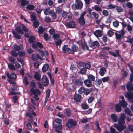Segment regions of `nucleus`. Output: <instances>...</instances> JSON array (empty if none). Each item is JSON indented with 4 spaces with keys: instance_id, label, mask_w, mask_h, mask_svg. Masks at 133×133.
Here are the masks:
<instances>
[{
    "instance_id": "obj_1",
    "label": "nucleus",
    "mask_w": 133,
    "mask_h": 133,
    "mask_svg": "<svg viewBox=\"0 0 133 133\" xmlns=\"http://www.w3.org/2000/svg\"><path fill=\"white\" fill-rule=\"evenodd\" d=\"M126 88L129 92H127L125 95L126 98H127L130 103L133 102V84L131 82L127 83Z\"/></svg>"
},
{
    "instance_id": "obj_2",
    "label": "nucleus",
    "mask_w": 133,
    "mask_h": 133,
    "mask_svg": "<svg viewBox=\"0 0 133 133\" xmlns=\"http://www.w3.org/2000/svg\"><path fill=\"white\" fill-rule=\"evenodd\" d=\"M83 4L80 0H76L75 3L72 6V9L75 10L76 9H81L82 8Z\"/></svg>"
},
{
    "instance_id": "obj_3",
    "label": "nucleus",
    "mask_w": 133,
    "mask_h": 133,
    "mask_svg": "<svg viewBox=\"0 0 133 133\" xmlns=\"http://www.w3.org/2000/svg\"><path fill=\"white\" fill-rule=\"evenodd\" d=\"M76 124L77 122L75 121L72 119H68L66 122V126L68 128H72Z\"/></svg>"
},
{
    "instance_id": "obj_4",
    "label": "nucleus",
    "mask_w": 133,
    "mask_h": 133,
    "mask_svg": "<svg viewBox=\"0 0 133 133\" xmlns=\"http://www.w3.org/2000/svg\"><path fill=\"white\" fill-rule=\"evenodd\" d=\"M114 127L116 128L117 130L120 132L122 131V130L125 129L126 128L125 125L124 124H121L118 123V124H114Z\"/></svg>"
},
{
    "instance_id": "obj_5",
    "label": "nucleus",
    "mask_w": 133,
    "mask_h": 133,
    "mask_svg": "<svg viewBox=\"0 0 133 133\" xmlns=\"http://www.w3.org/2000/svg\"><path fill=\"white\" fill-rule=\"evenodd\" d=\"M85 14V12H84L81 13L80 16V17L78 18L79 23L81 26L85 24V22L84 16Z\"/></svg>"
},
{
    "instance_id": "obj_6",
    "label": "nucleus",
    "mask_w": 133,
    "mask_h": 133,
    "mask_svg": "<svg viewBox=\"0 0 133 133\" xmlns=\"http://www.w3.org/2000/svg\"><path fill=\"white\" fill-rule=\"evenodd\" d=\"M77 43L79 45H81L82 48L83 50H89L88 48L85 41L79 40L77 41Z\"/></svg>"
},
{
    "instance_id": "obj_7",
    "label": "nucleus",
    "mask_w": 133,
    "mask_h": 133,
    "mask_svg": "<svg viewBox=\"0 0 133 133\" xmlns=\"http://www.w3.org/2000/svg\"><path fill=\"white\" fill-rule=\"evenodd\" d=\"M65 25L69 28H74L76 26L75 22L72 21H71L69 22H66L65 23Z\"/></svg>"
},
{
    "instance_id": "obj_8",
    "label": "nucleus",
    "mask_w": 133,
    "mask_h": 133,
    "mask_svg": "<svg viewBox=\"0 0 133 133\" xmlns=\"http://www.w3.org/2000/svg\"><path fill=\"white\" fill-rule=\"evenodd\" d=\"M42 83L44 86L48 85L49 84V80L46 76L43 75L42 78Z\"/></svg>"
},
{
    "instance_id": "obj_9",
    "label": "nucleus",
    "mask_w": 133,
    "mask_h": 133,
    "mask_svg": "<svg viewBox=\"0 0 133 133\" xmlns=\"http://www.w3.org/2000/svg\"><path fill=\"white\" fill-rule=\"evenodd\" d=\"M125 117L126 115L124 114H121L119 118L118 119V123L121 124H124L125 123L124 120Z\"/></svg>"
},
{
    "instance_id": "obj_10",
    "label": "nucleus",
    "mask_w": 133,
    "mask_h": 133,
    "mask_svg": "<svg viewBox=\"0 0 133 133\" xmlns=\"http://www.w3.org/2000/svg\"><path fill=\"white\" fill-rule=\"evenodd\" d=\"M89 45L90 47L95 48L98 47L99 46V44L98 42L96 41L89 42Z\"/></svg>"
},
{
    "instance_id": "obj_11",
    "label": "nucleus",
    "mask_w": 133,
    "mask_h": 133,
    "mask_svg": "<svg viewBox=\"0 0 133 133\" xmlns=\"http://www.w3.org/2000/svg\"><path fill=\"white\" fill-rule=\"evenodd\" d=\"M120 99H121L119 103V104L121 106L123 107H126L127 105V102L125 101L124 97L123 96H120Z\"/></svg>"
},
{
    "instance_id": "obj_12",
    "label": "nucleus",
    "mask_w": 133,
    "mask_h": 133,
    "mask_svg": "<svg viewBox=\"0 0 133 133\" xmlns=\"http://www.w3.org/2000/svg\"><path fill=\"white\" fill-rule=\"evenodd\" d=\"M63 51L65 53H71L72 50L70 48H69L67 45H65L63 47Z\"/></svg>"
},
{
    "instance_id": "obj_13",
    "label": "nucleus",
    "mask_w": 133,
    "mask_h": 133,
    "mask_svg": "<svg viewBox=\"0 0 133 133\" xmlns=\"http://www.w3.org/2000/svg\"><path fill=\"white\" fill-rule=\"evenodd\" d=\"M30 93L32 94L35 95H40L41 92L40 90L38 89H34L31 88L30 90Z\"/></svg>"
},
{
    "instance_id": "obj_14",
    "label": "nucleus",
    "mask_w": 133,
    "mask_h": 133,
    "mask_svg": "<svg viewBox=\"0 0 133 133\" xmlns=\"http://www.w3.org/2000/svg\"><path fill=\"white\" fill-rule=\"evenodd\" d=\"M116 53L114 52L110 51H108V52L109 54L113 56H114L115 57H121V55L119 54V50H115Z\"/></svg>"
},
{
    "instance_id": "obj_15",
    "label": "nucleus",
    "mask_w": 133,
    "mask_h": 133,
    "mask_svg": "<svg viewBox=\"0 0 133 133\" xmlns=\"http://www.w3.org/2000/svg\"><path fill=\"white\" fill-rule=\"evenodd\" d=\"M81 97V95L75 93L74 95L73 96L74 100L76 102H79Z\"/></svg>"
},
{
    "instance_id": "obj_16",
    "label": "nucleus",
    "mask_w": 133,
    "mask_h": 133,
    "mask_svg": "<svg viewBox=\"0 0 133 133\" xmlns=\"http://www.w3.org/2000/svg\"><path fill=\"white\" fill-rule=\"evenodd\" d=\"M32 46L33 48L35 49L37 48L38 47L40 48H43V46L42 44L39 42L33 43L32 44Z\"/></svg>"
},
{
    "instance_id": "obj_17",
    "label": "nucleus",
    "mask_w": 133,
    "mask_h": 133,
    "mask_svg": "<svg viewBox=\"0 0 133 133\" xmlns=\"http://www.w3.org/2000/svg\"><path fill=\"white\" fill-rule=\"evenodd\" d=\"M84 83L85 85L87 87H91L93 85L92 82L88 79L85 80L84 81Z\"/></svg>"
},
{
    "instance_id": "obj_18",
    "label": "nucleus",
    "mask_w": 133,
    "mask_h": 133,
    "mask_svg": "<svg viewBox=\"0 0 133 133\" xmlns=\"http://www.w3.org/2000/svg\"><path fill=\"white\" fill-rule=\"evenodd\" d=\"M14 48L15 50L16 51L22 50L23 49V45L22 44H20L19 45H14Z\"/></svg>"
},
{
    "instance_id": "obj_19",
    "label": "nucleus",
    "mask_w": 133,
    "mask_h": 133,
    "mask_svg": "<svg viewBox=\"0 0 133 133\" xmlns=\"http://www.w3.org/2000/svg\"><path fill=\"white\" fill-rule=\"evenodd\" d=\"M7 76L8 78V79H15L16 78V76L15 74L12 73L10 74L8 73H7Z\"/></svg>"
},
{
    "instance_id": "obj_20",
    "label": "nucleus",
    "mask_w": 133,
    "mask_h": 133,
    "mask_svg": "<svg viewBox=\"0 0 133 133\" xmlns=\"http://www.w3.org/2000/svg\"><path fill=\"white\" fill-rule=\"evenodd\" d=\"M29 3V1L27 0H21L20 5L21 7H24Z\"/></svg>"
},
{
    "instance_id": "obj_21",
    "label": "nucleus",
    "mask_w": 133,
    "mask_h": 133,
    "mask_svg": "<svg viewBox=\"0 0 133 133\" xmlns=\"http://www.w3.org/2000/svg\"><path fill=\"white\" fill-rule=\"evenodd\" d=\"M110 117L112 121L115 122H116L118 120V117L117 115L115 114H111Z\"/></svg>"
},
{
    "instance_id": "obj_22",
    "label": "nucleus",
    "mask_w": 133,
    "mask_h": 133,
    "mask_svg": "<svg viewBox=\"0 0 133 133\" xmlns=\"http://www.w3.org/2000/svg\"><path fill=\"white\" fill-rule=\"evenodd\" d=\"M25 36L27 38L29 37V41L30 43L33 42L35 39V37L34 36H30L29 37V34H25Z\"/></svg>"
},
{
    "instance_id": "obj_23",
    "label": "nucleus",
    "mask_w": 133,
    "mask_h": 133,
    "mask_svg": "<svg viewBox=\"0 0 133 133\" xmlns=\"http://www.w3.org/2000/svg\"><path fill=\"white\" fill-rule=\"evenodd\" d=\"M35 74L34 75V77L35 79L37 81H39L41 79V75L38 72H34Z\"/></svg>"
},
{
    "instance_id": "obj_24",
    "label": "nucleus",
    "mask_w": 133,
    "mask_h": 133,
    "mask_svg": "<svg viewBox=\"0 0 133 133\" xmlns=\"http://www.w3.org/2000/svg\"><path fill=\"white\" fill-rule=\"evenodd\" d=\"M12 91L10 93H9V94L10 95H15L16 94H20V92H14L15 90V87H11L10 89Z\"/></svg>"
},
{
    "instance_id": "obj_25",
    "label": "nucleus",
    "mask_w": 133,
    "mask_h": 133,
    "mask_svg": "<svg viewBox=\"0 0 133 133\" xmlns=\"http://www.w3.org/2000/svg\"><path fill=\"white\" fill-rule=\"evenodd\" d=\"M106 72V69L104 67H102L100 69L99 74L101 76L104 75Z\"/></svg>"
},
{
    "instance_id": "obj_26",
    "label": "nucleus",
    "mask_w": 133,
    "mask_h": 133,
    "mask_svg": "<svg viewBox=\"0 0 133 133\" xmlns=\"http://www.w3.org/2000/svg\"><path fill=\"white\" fill-rule=\"evenodd\" d=\"M54 128L55 130L57 132H59V130L61 129L62 128V124H55V125L54 124Z\"/></svg>"
},
{
    "instance_id": "obj_27",
    "label": "nucleus",
    "mask_w": 133,
    "mask_h": 133,
    "mask_svg": "<svg viewBox=\"0 0 133 133\" xmlns=\"http://www.w3.org/2000/svg\"><path fill=\"white\" fill-rule=\"evenodd\" d=\"M54 11V10H51L50 8H48L44 10V14L45 15H47L51 14L52 11Z\"/></svg>"
},
{
    "instance_id": "obj_28",
    "label": "nucleus",
    "mask_w": 133,
    "mask_h": 133,
    "mask_svg": "<svg viewBox=\"0 0 133 133\" xmlns=\"http://www.w3.org/2000/svg\"><path fill=\"white\" fill-rule=\"evenodd\" d=\"M125 112L127 114L129 115L130 116H131L133 115L131 113L130 109L128 107L125 109Z\"/></svg>"
},
{
    "instance_id": "obj_29",
    "label": "nucleus",
    "mask_w": 133,
    "mask_h": 133,
    "mask_svg": "<svg viewBox=\"0 0 133 133\" xmlns=\"http://www.w3.org/2000/svg\"><path fill=\"white\" fill-rule=\"evenodd\" d=\"M88 79L91 81V82L94 81L95 79V77L91 74H89L87 75Z\"/></svg>"
},
{
    "instance_id": "obj_30",
    "label": "nucleus",
    "mask_w": 133,
    "mask_h": 133,
    "mask_svg": "<svg viewBox=\"0 0 133 133\" xmlns=\"http://www.w3.org/2000/svg\"><path fill=\"white\" fill-rule=\"evenodd\" d=\"M16 31L18 33H24L22 31V28L20 26L18 25L15 28Z\"/></svg>"
},
{
    "instance_id": "obj_31",
    "label": "nucleus",
    "mask_w": 133,
    "mask_h": 133,
    "mask_svg": "<svg viewBox=\"0 0 133 133\" xmlns=\"http://www.w3.org/2000/svg\"><path fill=\"white\" fill-rule=\"evenodd\" d=\"M49 68V66L47 64H45L43 66L42 68V70L43 72H45L48 70Z\"/></svg>"
},
{
    "instance_id": "obj_32",
    "label": "nucleus",
    "mask_w": 133,
    "mask_h": 133,
    "mask_svg": "<svg viewBox=\"0 0 133 133\" xmlns=\"http://www.w3.org/2000/svg\"><path fill=\"white\" fill-rule=\"evenodd\" d=\"M39 22L38 20H36L33 23V26L34 28H37L39 25Z\"/></svg>"
},
{
    "instance_id": "obj_33",
    "label": "nucleus",
    "mask_w": 133,
    "mask_h": 133,
    "mask_svg": "<svg viewBox=\"0 0 133 133\" xmlns=\"http://www.w3.org/2000/svg\"><path fill=\"white\" fill-rule=\"evenodd\" d=\"M51 16L53 19L54 20L57 19V14L54 11L51 12Z\"/></svg>"
},
{
    "instance_id": "obj_34",
    "label": "nucleus",
    "mask_w": 133,
    "mask_h": 133,
    "mask_svg": "<svg viewBox=\"0 0 133 133\" xmlns=\"http://www.w3.org/2000/svg\"><path fill=\"white\" fill-rule=\"evenodd\" d=\"M116 39L118 41L121 39L123 36V34H115Z\"/></svg>"
},
{
    "instance_id": "obj_35",
    "label": "nucleus",
    "mask_w": 133,
    "mask_h": 133,
    "mask_svg": "<svg viewBox=\"0 0 133 133\" xmlns=\"http://www.w3.org/2000/svg\"><path fill=\"white\" fill-rule=\"evenodd\" d=\"M94 9L95 11L97 12L101 11H102L101 8L98 5H95L94 6Z\"/></svg>"
},
{
    "instance_id": "obj_36",
    "label": "nucleus",
    "mask_w": 133,
    "mask_h": 133,
    "mask_svg": "<svg viewBox=\"0 0 133 133\" xmlns=\"http://www.w3.org/2000/svg\"><path fill=\"white\" fill-rule=\"evenodd\" d=\"M121 106H119L118 104L116 105L115 107V111L118 112L121 111Z\"/></svg>"
},
{
    "instance_id": "obj_37",
    "label": "nucleus",
    "mask_w": 133,
    "mask_h": 133,
    "mask_svg": "<svg viewBox=\"0 0 133 133\" xmlns=\"http://www.w3.org/2000/svg\"><path fill=\"white\" fill-rule=\"evenodd\" d=\"M22 31L25 32V33H26L29 31V29H28L26 26L24 25L22 26Z\"/></svg>"
},
{
    "instance_id": "obj_38",
    "label": "nucleus",
    "mask_w": 133,
    "mask_h": 133,
    "mask_svg": "<svg viewBox=\"0 0 133 133\" xmlns=\"http://www.w3.org/2000/svg\"><path fill=\"white\" fill-rule=\"evenodd\" d=\"M35 8V6L29 4L26 7V8L29 10H33Z\"/></svg>"
},
{
    "instance_id": "obj_39",
    "label": "nucleus",
    "mask_w": 133,
    "mask_h": 133,
    "mask_svg": "<svg viewBox=\"0 0 133 133\" xmlns=\"http://www.w3.org/2000/svg\"><path fill=\"white\" fill-rule=\"evenodd\" d=\"M45 29L42 26H40L38 29L39 33H43V32L45 31Z\"/></svg>"
},
{
    "instance_id": "obj_40",
    "label": "nucleus",
    "mask_w": 133,
    "mask_h": 133,
    "mask_svg": "<svg viewBox=\"0 0 133 133\" xmlns=\"http://www.w3.org/2000/svg\"><path fill=\"white\" fill-rule=\"evenodd\" d=\"M44 55L42 53L37 54L36 55L37 59H39L40 60H42V57H43Z\"/></svg>"
},
{
    "instance_id": "obj_41",
    "label": "nucleus",
    "mask_w": 133,
    "mask_h": 133,
    "mask_svg": "<svg viewBox=\"0 0 133 133\" xmlns=\"http://www.w3.org/2000/svg\"><path fill=\"white\" fill-rule=\"evenodd\" d=\"M65 113L67 116H71V111L69 109H65Z\"/></svg>"
},
{
    "instance_id": "obj_42",
    "label": "nucleus",
    "mask_w": 133,
    "mask_h": 133,
    "mask_svg": "<svg viewBox=\"0 0 133 133\" xmlns=\"http://www.w3.org/2000/svg\"><path fill=\"white\" fill-rule=\"evenodd\" d=\"M75 83L77 85H82L83 84V82L79 79H77L75 81Z\"/></svg>"
},
{
    "instance_id": "obj_43",
    "label": "nucleus",
    "mask_w": 133,
    "mask_h": 133,
    "mask_svg": "<svg viewBox=\"0 0 133 133\" xmlns=\"http://www.w3.org/2000/svg\"><path fill=\"white\" fill-rule=\"evenodd\" d=\"M92 15L95 19H97L99 18V14L95 12H92Z\"/></svg>"
},
{
    "instance_id": "obj_44",
    "label": "nucleus",
    "mask_w": 133,
    "mask_h": 133,
    "mask_svg": "<svg viewBox=\"0 0 133 133\" xmlns=\"http://www.w3.org/2000/svg\"><path fill=\"white\" fill-rule=\"evenodd\" d=\"M9 69L11 70H15L16 69L14 65L12 63L8 64Z\"/></svg>"
},
{
    "instance_id": "obj_45",
    "label": "nucleus",
    "mask_w": 133,
    "mask_h": 133,
    "mask_svg": "<svg viewBox=\"0 0 133 133\" xmlns=\"http://www.w3.org/2000/svg\"><path fill=\"white\" fill-rule=\"evenodd\" d=\"M72 51L74 52L77 51L78 50V47L75 45H72Z\"/></svg>"
},
{
    "instance_id": "obj_46",
    "label": "nucleus",
    "mask_w": 133,
    "mask_h": 133,
    "mask_svg": "<svg viewBox=\"0 0 133 133\" xmlns=\"http://www.w3.org/2000/svg\"><path fill=\"white\" fill-rule=\"evenodd\" d=\"M10 54L12 56L15 57H17L18 55V53L14 50L11 51Z\"/></svg>"
},
{
    "instance_id": "obj_47",
    "label": "nucleus",
    "mask_w": 133,
    "mask_h": 133,
    "mask_svg": "<svg viewBox=\"0 0 133 133\" xmlns=\"http://www.w3.org/2000/svg\"><path fill=\"white\" fill-rule=\"evenodd\" d=\"M102 82V81L100 79H96L95 81V84L96 86H98L101 84Z\"/></svg>"
},
{
    "instance_id": "obj_48",
    "label": "nucleus",
    "mask_w": 133,
    "mask_h": 133,
    "mask_svg": "<svg viewBox=\"0 0 133 133\" xmlns=\"http://www.w3.org/2000/svg\"><path fill=\"white\" fill-rule=\"evenodd\" d=\"M54 121L56 123H57L58 124H61V122H62L61 119H59V118H56L54 120L53 122V125H54Z\"/></svg>"
},
{
    "instance_id": "obj_49",
    "label": "nucleus",
    "mask_w": 133,
    "mask_h": 133,
    "mask_svg": "<svg viewBox=\"0 0 133 133\" xmlns=\"http://www.w3.org/2000/svg\"><path fill=\"white\" fill-rule=\"evenodd\" d=\"M82 108L84 110L88 109L89 108L88 105L86 104L83 103L81 105Z\"/></svg>"
},
{
    "instance_id": "obj_50",
    "label": "nucleus",
    "mask_w": 133,
    "mask_h": 133,
    "mask_svg": "<svg viewBox=\"0 0 133 133\" xmlns=\"http://www.w3.org/2000/svg\"><path fill=\"white\" fill-rule=\"evenodd\" d=\"M85 91V89L83 87H81L78 90V92L79 94H81L84 92Z\"/></svg>"
},
{
    "instance_id": "obj_51",
    "label": "nucleus",
    "mask_w": 133,
    "mask_h": 133,
    "mask_svg": "<svg viewBox=\"0 0 133 133\" xmlns=\"http://www.w3.org/2000/svg\"><path fill=\"white\" fill-rule=\"evenodd\" d=\"M51 34L53 35V38L54 39L57 40L58 39L59 37V34Z\"/></svg>"
},
{
    "instance_id": "obj_52",
    "label": "nucleus",
    "mask_w": 133,
    "mask_h": 133,
    "mask_svg": "<svg viewBox=\"0 0 133 133\" xmlns=\"http://www.w3.org/2000/svg\"><path fill=\"white\" fill-rule=\"evenodd\" d=\"M51 18L49 17L46 16L45 18V21L47 23H50L51 22Z\"/></svg>"
},
{
    "instance_id": "obj_53",
    "label": "nucleus",
    "mask_w": 133,
    "mask_h": 133,
    "mask_svg": "<svg viewBox=\"0 0 133 133\" xmlns=\"http://www.w3.org/2000/svg\"><path fill=\"white\" fill-rule=\"evenodd\" d=\"M27 128L29 130H31L32 128V127L31 123H27L26 124Z\"/></svg>"
},
{
    "instance_id": "obj_54",
    "label": "nucleus",
    "mask_w": 133,
    "mask_h": 133,
    "mask_svg": "<svg viewBox=\"0 0 133 133\" xmlns=\"http://www.w3.org/2000/svg\"><path fill=\"white\" fill-rule=\"evenodd\" d=\"M85 67L87 69H89L91 67V65L90 62H88L85 64Z\"/></svg>"
},
{
    "instance_id": "obj_55",
    "label": "nucleus",
    "mask_w": 133,
    "mask_h": 133,
    "mask_svg": "<svg viewBox=\"0 0 133 133\" xmlns=\"http://www.w3.org/2000/svg\"><path fill=\"white\" fill-rule=\"evenodd\" d=\"M86 69L85 68H83L81 69L80 71L79 72L81 74H85L86 72Z\"/></svg>"
},
{
    "instance_id": "obj_56",
    "label": "nucleus",
    "mask_w": 133,
    "mask_h": 133,
    "mask_svg": "<svg viewBox=\"0 0 133 133\" xmlns=\"http://www.w3.org/2000/svg\"><path fill=\"white\" fill-rule=\"evenodd\" d=\"M127 129L130 131L133 132V125H129Z\"/></svg>"
},
{
    "instance_id": "obj_57",
    "label": "nucleus",
    "mask_w": 133,
    "mask_h": 133,
    "mask_svg": "<svg viewBox=\"0 0 133 133\" xmlns=\"http://www.w3.org/2000/svg\"><path fill=\"white\" fill-rule=\"evenodd\" d=\"M13 101L14 103H17L18 99V96H15L13 97Z\"/></svg>"
},
{
    "instance_id": "obj_58",
    "label": "nucleus",
    "mask_w": 133,
    "mask_h": 133,
    "mask_svg": "<svg viewBox=\"0 0 133 133\" xmlns=\"http://www.w3.org/2000/svg\"><path fill=\"white\" fill-rule=\"evenodd\" d=\"M127 6L129 8L131 9L133 5L130 2H127Z\"/></svg>"
},
{
    "instance_id": "obj_59",
    "label": "nucleus",
    "mask_w": 133,
    "mask_h": 133,
    "mask_svg": "<svg viewBox=\"0 0 133 133\" xmlns=\"http://www.w3.org/2000/svg\"><path fill=\"white\" fill-rule=\"evenodd\" d=\"M50 90L49 89H48L46 93L45 98L48 99L50 96Z\"/></svg>"
},
{
    "instance_id": "obj_60",
    "label": "nucleus",
    "mask_w": 133,
    "mask_h": 133,
    "mask_svg": "<svg viewBox=\"0 0 133 133\" xmlns=\"http://www.w3.org/2000/svg\"><path fill=\"white\" fill-rule=\"evenodd\" d=\"M91 92V90L88 89H85V91H84V94L86 95H88Z\"/></svg>"
},
{
    "instance_id": "obj_61",
    "label": "nucleus",
    "mask_w": 133,
    "mask_h": 133,
    "mask_svg": "<svg viewBox=\"0 0 133 133\" xmlns=\"http://www.w3.org/2000/svg\"><path fill=\"white\" fill-rule=\"evenodd\" d=\"M113 26L116 27H118L119 25L118 22L117 21L114 22L113 23Z\"/></svg>"
},
{
    "instance_id": "obj_62",
    "label": "nucleus",
    "mask_w": 133,
    "mask_h": 133,
    "mask_svg": "<svg viewBox=\"0 0 133 133\" xmlns=\"http://www.w3.org/2000/svg\"><path fill=\"white\" fill-rule=\"evenodd\" d=\"M116 9L117 11L118 12H122L123 11V9L120 7H117Z\"/></svg>"
},
{
    "instance_id": "obj_63",
    "label": "nucleus",
    "mask_w": 133,
    "mask_h": 133,
    "mask_svg": "<svg viewBox=\"0 0 133 133\" xmlns=\"http://www.w3.org/2000/svg\"><path fill=\"white\" fill-rule=\"evenodd\" d=\"M36 16L33 14H32L31 16V21H35L36 20Z\"/></svg>"
},
{
    "instance_id": "obj_64",
    "label": "nucleus",
    "mask_w": 133,
    "mask_h": 133,
    "mask_svg": "<svg viewBox=\"0 0 133 133\" xmlns=\"http://www.w3.org/2000/svg\"><path fill=\"white\" fill-rule=\"evenodd\" d=\"M94 97L92 96H90L88 99V102L89 103H91L94 99Z\"/></svg>"
}]
</instances>
